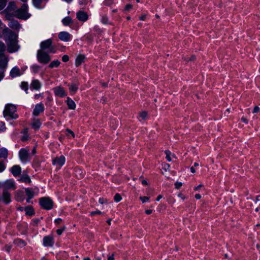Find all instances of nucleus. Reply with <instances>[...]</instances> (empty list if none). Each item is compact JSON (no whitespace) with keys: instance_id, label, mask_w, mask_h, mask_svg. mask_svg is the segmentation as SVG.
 I'll return each instance as SVG.
<instances>
[{"instance_id":"obj_47","label":"nucleus","mask_w":260,"mask_h":260,"mask_svg":"<svg viewBox=\"0 0 260 260\" xmlns=\"http://www.w3.org/2000/svg\"><path fill=\"white\" fill-rule=\"evenodd\" d=\"M66 132H68V133L69 134L71 135L73 137H75V134H74V133L72 131H71V129H70L69 128H67V129H66Z\"/></svg>"},{"instance_id":"obj_26","label":"nucleus","mask_w":260,"mask_h":260,"mask_svg":"<svg viewBox=\"0 0 260 260\" xmlns=\"http://www.w3.org/2000/svg\"><path fill=\"white\" fill-rule=\"evenodd\" d=\"M25 191L26 193V194L28 197H29V199L33 198L34 196L35 192L32 190L31 188H25Z\"/></svg>"},{"instance_id":"obj_3","label":"nucleus","mask_w":260,"mask_h":260,"mask_svg":"<svg viewBox=\"0 0 260 260\" xmlns=\"http://www.w3.org/2000/svg\"><path fill=\"white\" fill-rule=\"evenodd\" d=\"M28 6L23 4L22 7L15 11L16 16L20 19H27L30 17V14L27 12Z\"/></svg>"},{"instance_id":"obj_53","label":"nucleus","mask_w":260,"mask_h":260,"mask_svg":"<svg viewBox=\"0 0 260 260\" xmlns=\"http://www.w3.org/2000/svg\"><path fill=\"white\" fill-rule=\"evenodd\" d=\"M11 248H12V246L11 245H6L5 246V249L8 252H10Z\"/></svg>"},{"instance_id":"obj_40","label":"nucleus","mask_w":260,"mask_h":260,"mask_svg":"<svg viewBox=\"0 0 260 260\" xmlns=\"http://www.w3.org/2000/svg\"><path fill=\"white\" fill-rule=\"evenodd\" d=\"M150 198L148 197H140V199L143 203H145L149 200Z\"/></svg>"},{"instance_id":"obj_9","label":"nucleus","mask_w":260,"mask_h":260,"mask_svg":"<svg viewBox=\"0 0 260 260\" xmlns=\"http://www.w3.org/2000/svg\"><path fill=\"white\" fill-rule=\"evenodd\" d=\"M76 17L78 20L82 22H85L88 19L87 13L82 10L79 11L76 13Z\"/></svg>"},{"instance_id":"obj_29","label":"nucleus","mask_w":260,"mask_h":260,"mask_svg":"<svg viewBox=\"0 0 260 260\" xmlns=\"http://www.w3.org/2000/svg\"><path fill=\"white\" fill-rule=\"evenodd\" d=\"M48 0H32L33 4L34 5L38 8H41V5L42 3V2L44 1H47Z\"/></svg>"},{"instance_id":"obj_7","label":"nucleus","mask_w":260,"mask_h":260,"mask_svg":"<svg viewBox=\"0 0 260 260\" xmlns=\"http://www.w3.org/2000/svg\"><path fill=\"white\" fill-rule=\"evenodd\" d=\"M40 50L44 51L48 49V52L55 53L56 52L54 47L52 45V41L50 39L42 42L40 44Z\"/></svg>"},{"instance_id":"obj_41","label":"nucleus","mask_w":260,"mask_h":260,"mask_svg":"<svg viewBox=\"0 0 260 260\" xmlns=\"http://www.w3.org/2000/svg\"><path fill=\"white\" fill-rule=\"evenodd\" d=\"M6 168L5 165L3 161H0V172H2Z\"/></svg>"},{"instance_id":"obj_54","label":"nucleus","mask_w":260,"mask_h":260,"mask_svg":"<svg viewBox=\"0 0 260 260\" xmlns=\"http://www.w3.org/2000/svg\"><path fill=\"white\" fill-rule=\"evenodd\" d=\"M62 221V219L61 218H57L54 221L55 223L56 224H60Z\"/></svg>"},{"instance_id":"obj_59","label":"nucleus","mask_w":260,"mask_h":260,"mask_svg":"<svg viewBox=\"0 0 260 260\" xmlns=\"http://www.w3.org/2000/svg\"><path fill=\"white\" fill-rule=\"evenodd\" d=\"M114 254L113 253L111 255L109 256L108 257V260H114Z\"/></svg>"},{"instance_id":"obj_11","label":"nucleus","mask_w":260,"mask_h":260,"mask_svg":"<svg viewBox=\"0 0 260 260\" xmlns=\"http://www.w3.org/2000/svg\"><path fill=\"white\" fill-rule=\"evenodd\" d=\"M44 106L42 103L37 104L34 110L33 115L35 116H38L44 111Z\"/></svg>"},{"instance_id":"obj_23","label":"nucleus","mask_w":260,"mask_h":260,"mask_svg":"<svg viewBox=\"0 0 260 260\" xmlns=\"http://www.w3.org/2000/svg\"><path fill=\"white\" fill-rule=\"evenodd\" d=\"M8 155V151L7 149L2 148L0 149V158L7 159Z\"/></svg>"},{"instance_id":"obj_45","label":"nucleus","mask_w":260,"mask_h":260,"mask_svg":"<svg viewBox=\"0 0 260 260\" xmlns=\"http://www.w3.org/2000/svg\"><path fill=\"white\" fill-rule=\"evenodd\" d=\"M69 57L67 55H64L62 57V60L63 62H67L68 61H69Z\"/></svg>"},{"instance_id":"obj_21","label":"nucleus","mask_w":260,"mask_h":260,"mask_svg":"<svg viewBox=\"0 0 260 260\" xmlns=\"http://www.w3.org/2000/svg\"><path fill=\"white\" fill-rule=\"evenodd\" d=\"M14 243L17 246L23 247L26 245V243L22 239H17L14 241Z\"/></svg>"},{"instance_id":"obj_15","label":"nucleus","mask_w":260,"mask_h":260,"mask_svg":"<svg viewBox=\"0 0 260 260\" xmlns=\"http://www.w3.org/2000/svg\"><path fill=\"white\" fill-rule=\"evenodd\" d=\"M3 187L4 188V190H6L11 188H15L14 182L11 180H8L5 181L3 184Z\"/></svg>"},{"instance_id":"obj_5","label":"nucleus","mask_w":260,"mask_h":260,"mask_svg":"<svg viewBox=\"0 0 260 260\" xmlns=\"http://www.w3.org/2000/svg\"><path fill=\"white\" fill-rule=\"evenodd\" d=\"M8 60V56L3 55H0V81H1L5 76L4 73L7 67Z\"/></svg>"},{"instance_id":"obj_25","label":"nucleus","mask_w":260,"mask_h":260,"mask_svg":"<svg viewBox=\"0 0 260 260\" xmlns=\"http://www.w3.org/2000/svg\"><path fill=\"white\" fill-rule=\"evenodd\" d=\"M9 26L10 27L15 29H19L20 27V24L17 21H12L10 22Z\"/></svg>"},{"instance_id":"obj_56","label":"nucleus","mask_w":260,"mask_h":260,"mask_svg":"<svg viewBox=\"0 0 260 260\" xmlns=\"http://www.w3.org/2000/svg\"><path fill=\"white\" fill-rule=\"evenodd\" d=\"M203 185L202 184H200L199 185H198V186L194 188V190H198L199 189H200L202 187H203Z\"/></svg>"},{"instance_id":"obj_18","label":"nucleus","mask_w":260,"mask_h":260,"mask_svg":"<svg viewBox=\"0 0 260 260\" xmlns=\"http://www.w3.org/2000/svg\"><path fill=\"white\" fill-rule=\"evenodd\" d=\"M21 172V167L19 166L15 165L11 168V172L13 175L15 176H18L20 175Z\"/></svg>"},{"instance_id":"obj_17","label":"nucleus","mask_w":260,"mask_h":260,"mask_svg":"<svg viewBox=\"0 0 260 260\" xmlns=\"http://www.w3.org/2000/svg\"><path fill=\"white\" fill-rule=\"evenodd\" d=\"M17 9L16 3L14 2H10L7 8L4 10L3 13L9 12L12 11H14Z\"/></svg>"},{"instance_id":"obj_55","label":"nucleus","mask_w":260,"mask_h":260,"mask_svg":"<svg viewBox=\"0 0 260 260\" xmlns=\"http://www.w3.org/2000/svg\"><path fill=\"white\" fill-rule=\"evenodd\" d=\"M8 12L6 13V18L8 20H10L12 18V16L8 13Z\"/></svg>"},{"instance_id":"obj_20","label":"nucleus","mask_w":260,"mask_h":260,"mask_svg":"<svg viewBox=\"0 0 260 260\" xmlns=\"http://www.w3.org/2000/svg\"><path fill=\"white\" fill-rule=\"evenodd\" d=\"M66 103L69 109L72 110H75L76 109V105L75 103L69 97L67 98Z\"/></svg>"},{"instance_id":"obj_13","label":"nucleus","mask_w":260,"mask_h":260,"mask_svg":"<svg viewBox=\"0 0 260 260\" xmlns=\"http://www.w3.org/2000/svg\"><path fill=\"white\" fill-rule=\"evenodd\" d=\"M53 91L55 95L59 97H63L67 95L63 88L60 86L54 88Z\"/></svg>"},{"instance_id":"obj_36","label":"nucleus","mask_w":260,"mask_h":260,"mask_svg":"<svg viewBox=\"0 0 260 260\" xmlns=\"http://www.w3.org/2000/svg\"><path fill=\"white\" fill-rule=\"evenodd\" d=\"M121 199H122V198H121L120 194L119 193H116L114 197V200L116 202H118L120 201L121 200Z\"/></svg>"},{"instance_id":"obj_8","label":"nucleus","mask_w":260,"mask_h":260,"mask_svg":"<svg viewBox=\"0 0 260 260\" xmlns=\"http://www.w3.org/2000/svg\"><path fill=\"white\" fill-rule=\"evenodd\" d=\"M19 156L20 160L25 162L29 160V149L23 148L19 152Z\"/></svg>"},{"instance_id":"obj_44","label":"nucleus","mask_w":260,"mask_h":260,"mask_svg":"<svg viewBox=\"0 0 260 260\" xmlns=\"http://www.w3.org/2000/svg\"><path fill=\"white\" fill-rule=\"evenodd\" d=\"M32 70H33V71L36 73L38 70L40 69V67L39 66H37V65H34L32 66Z\"/></svg>"},{"instance_id":"obj_14","label":"nucleus","mask_w":260,"mask_h":260,"mask_svg":"<svg viewBox=\"0 0 260 260\" xmlns=\"http://www.w3.org/2000/svg\"><path fill=\"white\" fill-rule=\"evenodd\" d=\"M65 157L64 156L62 155L59 157L55 158L53 161L52 163L53 165H58L60 167L63 166L65 162Z\"/></svg>"},{"instance_id":"obj_16","label":"nucleus","mask_w":260,"mask_h":260,"mask_svg":"<svg viewBox=\"0 0 260 260\" xmlns=\"http://www.w3.org/2000/svg\"><path fill=\"white\" fill-rule=\"evenodd\" d=\"M10 75L12 78H15L20 76L21 75V73L19 68L15 67L11 70Z\"/></svg>"},{"instance_id":"obj_19","label":"nucleus","mask_w":260,"mask_h":260,"mask_svg":"<svg viewBox=\"0 0 260 260\" xmlns=\"http://www.w3.org/2000/svg\"><path fill=\"white\" fill-rule=\"evenodd\" d=\"M85 56L84 55L80 54L79 55L75 60V65L76 67L80 66L82 62L84 61Z\"/></svg>"},{"instance_id":"obj_58","label":"nucleus","mask_w":260,"mask_h":260,"mask_svg":"<svg viewBox=\"0 0 260 260\" xmlns=\"http://www.w3.org/2000/svg\"><path fill=\"white\" fill-rule=\"evenodd\" d=\"M241 121H242L243 122L245 123H248V120L245 118V117H242L241 118Z\"/></svg>"},{"instance_id":"obj_38","label":"nucleus","mask_w":260,"mask_h":260,"mask_svg":"<svg viewBox=\"0 0 260 260\" xmlns=\"http://www.w3.org/2000/svg\"><path fill=\"white\" fill-rule=\"evenodd\" d=\"M21 88L24 89L25 91H27L28 90V85L26 82H23L21 84Z\"/></svg>"},{"instance_id":"obj_31","label":"nucleus","mask_w":260,"mask_h":260,"mask_svg":"<svg viewBox=\"0 0 260 260\" xmlns=\"http://www.w3.org/2000/svg\"><path fill=\"white\" fill-rule=\"evenodd\" d=\"M5 50L6 46L5 44L3 42L0 41V55H3L4 56H6L4 53Z\"/></svg>"},{"instance_id":"obj_62","label":"nucleus","mask_w":260,"mask_h":260,"mask_svg":"<svg viewBox=\"0 0 260 260\" xmlns=\"http://www.w3.org/2000/svg\"><path fill=\"white\" fill-rule=\"evenodd\" d=\"M162 195H161V194H160V195H159V196L157 197V198H156V201H159L161 199H162Z\"/></svg>"},{"instance_id":"obj_61","label":"nucleus","mask_w":260,"mask_h":260,"mask_svg":"<svg viewBox=\"0 0 260 260\" xmlns=\"http://www.w3.org/2000/svg\"><path fill=\"white\" fill-rule=\"evenodd\" d=\"M145 213L148 214V215H149L150 214H151L152 213V210H146L145 211Z\"/></svg>"},{"instance_id":"obj_1","label":"nucleus","mask_w":260,"mask_h":260,"mask_svg":"<svg viewBox=\"0 0 260 260\" xmlns=\"http://www.w3.org/2000/svg\"><path fill=\"white\" fill-rule=\"evenodd\" d=\"M3 35L7 45V50L9 53L17 51L19 49L18 45L17 36L9 28L3 30Z\"/></svg>"},{"instance_id":"obj_51","label":"nucleus","mask_w":260,"mask_h":260,"mask_svg":"<svg viewBox=\"0 0 260 260\" xmlns=\"http://www.w3.org/2000/svg\"><path fill=\"white\" fill-rule=\"evenodd\" d=\"M133 6L132 5H127L126 6H125V10L126 11H128L130 9H131L132 8Z\"/></svg>"},{"instance_id":"obj_33","label":"nucleus","mask_w":260,"mask_h":260,"mask_svg":"<svg viewBox=\"0 0 260 260\" xmlns=\"http://www.w3.org/2000/svg\"><path fill=\"white\" fill-rule=\"evenodd\" d=\"M7 3V0H0V11L6 7Z\"/></svg>"},{"instance_id":"obj_46","label":"nucleus","mask_w":260,"mask_h":260,"mask_svg":"<svg viewBox=\"0 0 260 260\" xmlns=\"http://www.w3.org/2000/svg\"><path fill=\"white\" fill-rule=\"evenodd\" d=\"M102 214V212L100 211L97 210L95 211H92L90 213V215L91 216H94L95 214Z\"/></svg>"},{"instance_id":"obj_12","label":"nucleus","mask_w":260,"mask_h":260,"mask_svg":"<svg viewBox=\"0 0 260 260\" xmlns=\"http://www.w3.org/2000/svg\"><path fill=\"white\" fill-rule=\"evenodd\" d=\"M58 37L61 41L64 42H68L71 39V35L67 31L60 32Z\"/></svg>"},{"instance_id":"obj_48","label":"nucleus","mask_w":260,"mask_h":260,"mask_svg":"<svg viewBox=\"0 0 260 260\" xmlns=\"http://www.w3.org/2000/svg\"><path fill=\"white\" fill-rule=\"evenodd\" d=\"M105 4L107 6H110L113 3V0H105Z\"/></svg>"},{"instance_id":"obj_27","label":"nucleus","mask_w":260,"mask_h":260,"mask_svg":"<svg viewBox=\"0 0 260 260\" xmlns=\"http://www.w3.org/2000/svg\"><path fill=\"white\" fill-rule=\"evenodd\" d=\"M25 211L26 214L28 215H32L35 213L34 209L31 206L26 207L25 209Z\"/></svg>"},{"instance_id":"obj_2","label":"nucleus","mask_w":260,"mask_h":260,"mask_svg":"<svg viewBox=\"0 0 260 260\" xmlns=\"http://www.w3.org/2000/svg\"><path fill=\"white\" fill-rule=\"evenodd\" d=\"M16 111V108L14 105L8 104L6 106L3 112L4 116L5 117H9L12 119H16L18 116L15 114Z\"/></svg>"},{"instance_id":"obj_30","label":"nucleus","mask_w":260,"mask_h":260,"mask_svg":"<svg viewBox=\"0 0 260 260\" xmlns=\"http://www.w3.org/2000/svg\"><path fill=\"white\" fill-rule=\"evenodd\" d=\"M62 22L64 25H68L72 23V20L70 17H67L62 19Z\"/></svg>"},{"instance_id":"obj_32","label":"nucleus","mask_w":260,"mask_h":260,"mask_svg":"<svg viewBox=\"0 0 260 260\" xmlns=\"http://www.w3.org/2000/svg\"><path fill=\"white\" fill-rule=\"evenodd\" d=\"M19 181L23 182H27L28 183H30L31 182V180L29 176L27 175H24L23 176Z\"/></svg>"},{"instance_id":"obj_39","label":"nucleus","mask_w":260,"mask_h":260,"mask_svg":"<svg viewBox=\"0 0 260 260\" xmlns=\"http://www.w3.org/2000/svg\"><path fill=\"white\" fill-rule=\"evenodd\" d=\"M101 21L103 24H107L108 23L109 20L107 16H104L102 17Z\"/></svg>"},{"instance_id":"obj_4","label":"nucleus","mask_w":260,"mask_h":260,"mask_svg":"<svg viewBox=\"0 0 260 260\" xmlns=\"http://www.w3.org/2000/svg\"><path fill=\"white\" fill-rule=\"evenodd\" d=\"M39 204L41 207L45 210H50L53 208V202L49 197H43L39 199Z\"/></svg>"},{"instance_id":"obj_43","label":"nucleus","mask_w":260,"mask_h":260,"mask_svg":"<svg viewBox=\"0 0 260 260\" xmlns=\"http://www.w3.org/2000/svg\"><path fill=\"white\" fill-rule=\"evenodd\" d=\"M66 229V226H63L62 228H61V229H57L56 230V233L58 235H60L62 232L65 230Z\"/></svg>"},{"instance_id":"obj_49","label":"nucleus","mask_w":260,"mask_h":260,"mask_svg":"<svg viewBox=\"0 0 260 260\" xmlns=\"http://www.w3.org/2000/svg\"><path fill=\"white\" fill-rule=\"evenodd\" d=\"M99 202L101 204H103L104 203H107V200L105 199L104 198H100L99 200Z\"/></svg>"},{"instance_id":"obj_6","label":"nucleus","mask_w":260,"mask_h":260,"mask_svg":"<svg viewBox=\"0 0 260 260\" xmlns=\"http://www.w3.org/2000/svg\"><path fill=\"white\" fill-rule=\"evenodd\" d=\"M37 59L39 62L47 64L51 60L50 55L48 53L42 50H39L37 52Z\"/></svg>"},{"instance_id":"obj_64","label":"nucleus","mask_w":260,"mask_h":260,"mask_svg":"<svg viewBox=\"0 0 260 260\" xmlns=\"http://www.w3.org/2000/svg\"><path fill=\"white\" fill-rule=\"evenodd\" d=\"M142 184H143V185H147V184H148V183H147V181H146V180H142Z\"/></svg>"},{"instance_id":"obj_42","label":"nucleus","mask_w":260,"mask_h":260,"mask_svg":"<svg viewBox=\"0 0 260 260\" xmlns=\"http://www.w3.org/2000/svg\"><path fill=\"white\" fill-rule=\"evenodd\" d=\"M182 185V183L180 182L177 181L175 183V188L177 189H179Z\"/></svg>"},{"instance_id":"obj_37","label":"nucleus","mask_w":260,"mask_h":260,"mask_svg":"<svg viewBox=\"0 0 260 260\" xmlns=\"http://www.w3.org/2000/svg\"><path fill=\"white\" fill-rule=\"evenodd\" d=\"M147 116V113L146 111H143L140 113V117L143 120L145 119Z\"/></svg>"},{"instance_id":"obj_63","label":"nucleus","mask_w":260,"mask_h":260,"mask_svg":"<svg viewBox=\"0 0 260 260\" xmlns=\"http://www.w3.org/2000/svg\"><path fill=\"white\" fill-rule=\"evenodd\" d=\"M145 18H146L145 15H142L140 18V20H143V21L145 20Z\"/></svg>"},{"instance_id":"obj_24","label":"nucleus","mask_w":260,"mask_h":260,"mask_svg":"<svg viewBox=\"0 0 260 260\" xmlns=\"http://www.w3.org/2000/svg\"><path fill=\"white\" fill-rule=\"evenodd\" d=\"M31 125H32V127L34 129L38 130L40 128V127L41 125V123L39 119H34Z\"/></svg>"},{"instance_id":"obj_22","label":"nucleus","mask_w":260,"mask_h":260,"mask_svg":"<svg viewBox=\"0 0 260 260\" xmlns=\"http://www.w3.org/2000/svg\"><path fill=\"white\" fill-rule=\"evenodd\" d=\"M31 86L36 90H38L41 88V84L38 80H34L31 83Z\"/></svg>"},{"instance_id":"obj_34","label":"nucleus","mask_w":260,"mask_h":260,"mask_svg":"<svg viewBox=\"0 0 260 260\" xmlns=\"http://www.w3.org/2000/svg\"><path fill=\"white\" fill-rule=\"evenodd\" d=\"M69 89L70 91L75 92L78 89V87L75 84H73L70 86Z\"/></svg>"},{"instance_id":"obj_35","label":"nucleus","mask_w":260,"mask_h":260,"mask_svg":"<svg viewBox=\"0 0 260 260\" xmlns=\"http://www.w3.org/2000/svg\"><path fill=\"white\" fill-rule=\"evenodd\" d=\"M165 153L166 155V159L169 161H171V152L168 150H167L165 151Z\"/></svg>"},{"instance_id":"obj_10","label":"nucleus","mask_w":260,"mask_h":260,"mask_svg":"<svg viewBox=\"0 0 260 260\" xmlns=\"http://www.w3.org/2000/svg\"><path fill=\"white\" fill-rule=\"evenodd\" d=\"M43 245L45 247H52L54 244L53 238L51 236H47L44 237Z\"/></svg>"},{"instance_id":"obj_57","label":"nucleus","mask_w":260,"mask_h":260,"mask_svg":"<svg viewBox=\"0 0 260 260\" xmlns=\"http://www.w3.org/2000/svg\"><path fill=\"white\" fill-rule=\"evenodd\" d=\"M170 167V165L168 164L165 163L164 164V168L166 170L169 169Z\"/></svg>"},{"instance_id":"obj_60","label":"nucleus","mask_w":260,"mask_h":260,"mask_svg":"<svg viewBox=\"0 0 260 260\" xmlns=\"http://www.w3.org/2000/svg\"><path fill=\"white\" fill-rule=\"evenodd\" d=\"M195 198L197 200H199L201 198V196L200 194L197 193L195 195Z\"/></svg>"},{"instance_id":"obj_50","label":"nucleus","mask_w":260,"mask_h":260,"mask_svg":"<svg viewBox=\"0 0 260 260\" xmlns=\"http://www.w3.org/2000/svg\"><path fill=\"white\" fill-rule=\"evenodd\" d=\"M259 109H260L259 107H258L257 106H255L253 110V113H255L258 112L259 111Z\"/></svg>"},{"instance_id":"obj_52","label":"nucleus","mask_w":260,"mask_h":260,"mask_svg":"<svg viewBox=\"0 0 260 260\" xmlns=\"http://www.w3.org/2000/svg\"><path fill=\"white\" fill-rule=\"evenodd\" d=\"M178 196L181 198L183 200H185L186 198V197L184 195H183L182 193H178Z\"/></svg>"},{"instance_id":"obj_28","label":"nucleus","mask_w":260,"mask_h":260,"mask_svg":"<svg viewBox=\"0 0 260 260\" xmlns=\"http://www.w3.org/2000/svg\"><path fill=\"white\" fill-rule=\"evenodd\" d=\"M60 64V62L58 60H54L52 61L49 65L48 66V67L50 68H53L54 67H58Z\"/></svg>"}]
</instances>
